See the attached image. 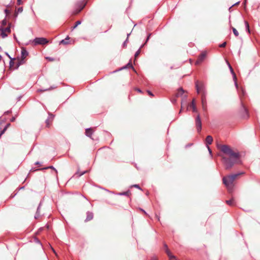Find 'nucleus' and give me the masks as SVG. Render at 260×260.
<instances>
[{"mask_svg": "<svg viewBox=\"0 0 260 260\" xmlns=\"http://www.w3.org/2000/svg\"><path fill=\"white\" fill-rule=\"evenodd\" d=\"M11 24H9V26L6 28H3L5 31H6L8 33L11 32Z\"/></svg>", "mask_w": 260, "mask_h": 260, "instance_id": "c85d7f7f", "label": "nucleus"}, {"mask_svg": "<svg viewBox=\"0 0 260 260\" xmlns=\"http://www.w3.org/2000/svg\"><path fill=\"white\" fill-rule=\"evenodd\" d=\"M85 5L86 3L84 1L78 2L76 4V8L73 12V14L74 15L78 14L84 8Z\"/></svg>", "mask_w": 260, "mask_h": 260, "instance_id": "20e7f679", "label": "nucleus"}, {"mask_svg": "<svg viewBox=\"0 0 260 260\" xmlns=\"http://www.w3.org/2000/svg\"><path fill=\"white\" fill-rule=\"evenodd\" d=\"M242 111L241 116L243 118L246 119L249 117V114L247 109L245 107L243 104L241 103Z\"/></svg>", "mask_w": 260, "mask_h": 260, "instance_id": "6e6552de", "label": "nucleus"}, {"mask_svg": "<svg viewBox=\"0 0 260 260\" xmlns=\"http://www.w3.org/2000/svg\"><path fill=\"white\" fill-rule=\"evenodd\" d=\"M232 7H233L232 5L231 7H230V8L229 9V11L231 10V8H232Z\"/></svg>", "mask_w": 260, "mask_h": 260, "instance_id": "052dcab7", "label": "nucleus"}, {"mask_svg": "<svg viewBox=\"0 0 260 260\" xmlns=\"http://www.w3.org/2000/svg\"><path fill=\"white\" fill-rule=\"evenodd\" d=\"M117 194L119 196H125L129 197V195L131 194V191L128 190L126 191L119 192V193H118Z\"/></svg>", "mask_w": 260, "mask_h": 260, "instance_id": "4be33fe9", "label": "nucleus"}, {"mask_svg": "<svg viewBox=\"0 0 260 260\" xmlns=\"http://www.w3.org/2000/svg\"><path fill=\"white\" fill-rule=\"evenodd\" d=\"M93 217V214L91 212L88 211L86 213V218L85 220V221L87 222L88 221L91 220L92 219Z\"/></svg>", "mask_w": 260, "mask_h": 260, "instance_id": "f8f14e48", "label": "nucleus"}, {"mask_svg": "<svg viewBox=\"0 0 260 260\" xmlns=\"http://www.w3.org/2000/svg\"><path fill=\"white\" fill-rule=\"evenodd\" d=\"M243 173H239L237 174H234L228 176L227 177H224L222 179L223 184L228 188L229 191L231 192L232 189L230 188V186L232 185L234 180L240 175L243 174Z\"/></svg>", "mask_w": 260, "mask_h": 260, "instance_id": "f03ea898", "label": "nucleus"}, {"mask_svg": "<svg viewBox=\"0 0 260 260\" xmlns=\"http://www.w3.org/2000/svg\"><path fill=\"white\" fill-rule=\"evenodd\" d=\"M6 54L9 57V58H11V56L7 52H6Z\"/></svg>", "mask_w": 260, "mask_h": 260, "instance_id": "13d9d810", "label": "nucleus"}, {"mask_svg": "<svg viewBox=\"0 0 260 260\" xmlns=\"http://www.w3.org/2000/svg\"><path fill=\"white\" fill-rule=\"evenodd\" d=\"M93 132V129L91 128H87L85 129V134L87 137L91 138Z\"/></svg>", "mask_w": 260, "mask_h": 260, "instance_id": "ddd939ff", "label": "nucleus"}, {"mask_svg": "<svg viewBox=\"0 0 260 260\" xmlns=\"http://www.w3.org/2000/svg\"><path fill=\"white\" fill-rule=\"evenodd\" d=\"M23 11V8L22 7H19L17 9V12H15L14 14V16L15 17H17L18 14L20 13Z\"/></svg>", "mask_w": 260, "mask_h": 260, "instance_id": "a878e982", "label": "nucleus"}, {"mask_svg": "<svg viewBox=\"0 0 260 260\" xmlns=\"http://www.w3.org/2000/svg\"><path fill=\"white\" fill-rule=\"evenodd\" d=\"M47 59H48L50 61H53L54 60V58H51V57H47Z\"/></svg>", "mask_w": 260, "mask_h": 260, "instance_id": "09e8293b", "label": "nucleus"}, {"mask_svg": "<svg viewBox=\"0 0 260 260\" xmlns=\"http://www.w3.org/2000/svg\"><path fill=\"white\" fill-rule=\"evenodd\" d=\"M49 89H39L38 91H45L48 90Z\"/></svg>", "mask_w": 260, "mask_h": 260, "instance_id": "de8ad7c7", "label": "nucleus"}, {"mask_svg": "<svg viewBox=\"0 0 260 260\" xmlns=\"http://www.w3.org/2000/svg\"><path fill=\"white\" fill-rule=\"evenodd\" d=\"M128 41V38H126V39L124 41V42L123 43V47H126V44H127V42Z\"/></svg>", "mask_w": 260, "mask_h": 260, "instance_id": "4c0bfd02", "label": "nucleus"}, {"mask_svg": "<svg viewBox=\"0 0 260 260\" xmlns=\"http://www.w3.org/2000/svg\"><path fill=\"white\" fill-rule=\"evenodd\" d=\"M232 30H233V32L234 34V35L236 36V37H238V35H239V32L238 31H237V30L234 28V27H233L232 28Z\"/></svg>", "mask_w": 260, "mask_h": 260, "instance_id": "7c9ffc66", "label": "nucleus"}, {"mask_svg": "<svg viewBox=\"0 0 260 260\" xmlns=\"http://www.w3.org/2000/svg\"><path fill=\"white\" fill-rule=\"evenodd\" d=\"M141 52V50H140V49H139L135 53V57H137L140 53Z\"/></svg>", "mask_w": 260, "mask_h": 260, "instance_id": "473e14b6", "label": "nucleus"}, {"mask_svg": "<svg viewBox=\"0 0 260 260\" xmlns=\"http://www.w3.org/2000/svg\"><path fill=\"white\" fill-rule=\"evenodd\" d=\"M1 36L3 38H5L8 36V35L7 34V32L4 30V29L2 28L1 29Z\"/></svg>", "mask_w": 260, "mask_h": 260, "instance_id": "5701e85b", "label": "nucleus"}, {"mask_svg": "<svg viewBox=\"0 0 260 260\" xmlns=\"http://www.w3.org/2000/svg\"><path fill=\"white\" fill-rule=\"evenodd\" d=\"M212 142H213V138H212V136H211L210 135L207 136V137L206 138V143L207 145V146H208V145L211 144Z\"/></svg>", "mask_w": 260, "mask_h": 260, "instance_id": "f3484780", "label": "nucleus"}, {"mask_svg": "<svg viewBox=\"0 0 260 260\" xmlns=\"http://www.w3.org/2000/svg\"><path fill=\"white\" fill-rule=\"evenodd\" d=\"M196 88L198 93L201 94L207 93L206 87L204 83L200 82L199 81H196L195 82Z\"/></svg>", "mask_w": 260, "mask_h": 260, "instance_id": "7ed1b4c3", "label": "nucleus"}, {"mask_svg": "<svg viewBox=\"0 0 260 260\" xmlns=\"http://www.w3.org/2000/svg\"><path fill=\"white\" fill-rule=\"evenodd\" d=\"M136 90L138 91L139 92H140V93L142 92V91L139 88L136 89Z\"/></svg>", "mask_w": 260, "mask_h": 260, "instance_id": "3c124183", "label": "nucleus"}, {"mask_svg": "<svg viewBox=\"0 0 260 260\" xmlns=\"http://www.w3.org/2000/svg\"><path fill=\"white\" fill-rule=\"evenodd\" d=\"M150 260H157L155 257H152Z\"/></svg>", "mask_w": 260, "mask_h": 260, "instance_id": "5fc2aeb1", "label": "nucleus"}, {"mask_svg": "<svg viewBox=\"0 0 260 260\" xmlns=\"http://www.w3.org/2000/svg\"><path fill=\"white\" fill-rule=\"evenodd\" d=\"M206 94H207V93L201 94L202 105V108L204 110H206V107H207V102H206Z\"/></svg>", "mask_w": 260, "mask_h": 260, "instance_id": "9d476101", "label": "nucleus"}, {"mask_svg": "<svg viewBox=\"0 0 260 260\" xmlns=\"http://www.w3.org/2000/svg\"><path fill=\"white\" fill-rule=\"evenodd\" d=\"M190 106L192 107V111L193 112H197V109L196 106L195 100L194 99H193L192 101Z\"/></svg>", "mask_w": 260, "mask_h": 260, "instance_id": "412c9836", "label": "nucleus"}, {"mask_svg": "<svg viewBox=\"0 0 260 260\" xmlns=\"http://www.w3.org/2000/svg\"><path fill=\"white\" fill-rule=\"evenodd\" d=\"M48 114H49V117L48 119L50 118H53V115L50 113H48Z\"/></svg>", "mask_w": 260, "mask_h": 260, "instance_id": "37998d69", "label": "nucleus"}, {"mask_svg": "<svg viewBox=\"0 0 260 260\" xmlns=\"http://www.w3.org/2000/svg\"><path fill=\"white\" fill-rule=\"evenodd\" d=\"M242 91L243 94H244V91L243 89H242Z\"/></svg>", "mask_w": 260, "mask_h": 260, "instance_id": "0e129e2a", "label": "nucleus"}, {"mask_svg": "<svg viewBox=\"0 0 260 260\" xmlns=\"http://www.w3.org/2000/svg\"><path fill=\"white\" fill-rule=\"evenodd\" d=\"M226 203L228 205L231 206H235L236 204L235 201L233 198L229 200H226Z\"/></svg>", "mask_w": 260, "mask_h": 260, "instance_id": "a211bd4d", "label": "nucleus"}, {"mask_svg": "<svg viewBox=\"0 0 260 260\" xmlns=\"http://www.w3.org/2000/svg\"><path fill=\"white\" fill-rule=\"evenodd\" d=\"M147 92H148V94L149 95H150L151 96H154L153 93L151 91H150V90H147Z\"/></svg>", "mask_w": 260, "mask_h": 260, "instance_id": "58836bf2", "label": "nucleus"}, {"mask_svg": "<svg viewBox=\"0 0 260 260\" xmlns=\"http://www.w3.org/2000/svg\"><path fill=\"white\" fill-rule=\"evenodd\" d=\"M206 55V52H202L199 56L196 61V64H200L205 58Z\"/></svg>", "mask_w": 260, "mask_h": 260, "instance_id": "1a4fd4ad", "label": "nucleus"}, {"mask_svg": "<svg viewBox=\"0 0 260 260\" xmlns=\"http://www.w3.org/2000/svg\"><path fill=\"white\" fill-rule=\"evenodd\" d=\"M244 23H245V28H246V31L249 34H250V30L249 25L248 22L247 21H244Z\"/></svg>", "mask_w": 260, "mask_h": 260, "instance_id": "b1692460", "label": "nucleus"}, {"mask_svg": "<svg viewBox=\"0 0 260 260\" xmlns=\"http://www.w3.org/2000/svg\"><path fill=\"white\" fill-rule=\"evenodd\" d=\"M2 47L0 46V51H2Z\"/></svg>", "mask_w": 260, "mask_h": 260, "instance_id": "338daca9", "label": "nucleus"}, {"mask_svg": "<svg viewBox=\"0 0 260 260\" xmlns=\"http://www.w3.org/2000/svg\"><path fill=\"white\" fill-rule=\"evenodd\" d=\"M184 92V91L182 88H180L176 93V96H181L183 94Z\"/></svg>", "mask_w": 260, "mask_h": 260, "instance_id": "393cba45", "label": "nucleus"}, {"mask_svg": "<svg viewBox=\"0 0 260 260\" xmlns=\"http://www.w3.org/2000/svg\"><path fill=\"white\" fill-rule=\"evenodd\" d=\"M129 35H130V34H127V38H128V37L129 36Z\"/></svg>", "mask_w": 260, "mask_h": 260, "instance_id": "e2e57ef3", "label": "nucleus"}, {"mask_svg": "<svg viewBox=\"0 0 260 260\" xmlns=\"http://www.w3.org/2000/svg\"><path fill=\"white\" fill-rule=\"evenodd\" d=\"M10 125V123H8L6 126L5 127H4V129H5V131L7 130V129L8 128V127Z\"/></svg>", "mask_w": 260, "mask_h": 260, "instance_id": "79ce46f5", "label": "nucleus"}, {"mask_svg": "<svg viewBox=\"0 0 260 260\" xmlns=\"http://www.w3.org/2000/svg\"><path fill=\"white\" fill-rule=\"evenodd\" d=\"M226 45V43L225 42H224L223 43L220 44L219 46L221 48H223V47H225Z\"/></svg>", "mask_w": 260, "mask_h": 260, "instance_id": "72a5a7b5", "label": "nucleus"}, {"mask_svg": "<svg viewBox=\"0 0 260 260\" xmlns=\"http://www.w3.org/2000/svg\"><path fill=\"white\" fill-rule=\"evenodd\" d=\"M132 186H133L135 188H138L139 189H140V190L142 189L140 187V186L138 184H134Z\"/></svg>", "mask_w": 260, "mask_h": 260, "instance_id": "e433bc0d", "label": "nucleus"}, {"mask_svg": "<svg viewBox=\"0 0 260 260\" xmlns=\"http://www.w3.org/2000/svg\"><path fill=\"white\" fill-rule=\"evenodd\" d=\"M226 62H227V64L228 65L229 68V69L230 70V72H231V74L232 75L233 78L236 79V75L235 73L234 72L233 69L232 68V67L231 66L230 63L228 61H226Z\"/></svg>", "mask_w": 260, "mask_h": 260, "instance_id": "4468645a", "label": "nucleus"}, {"mask_svg": "<svg viewBox=\"0 0 260 260\" xmlns=\"http://www.w3.org/2000/svg\"><path fill=\"white\" fill-rule=\"evenodd\" d=\"M87 172H88L87 171H84L83 172H80L78 170L76 172V173H75V174L74 175V176H77V177L79 178V177H81V176H82L83 175L86 173Z\"/></svg>", "mask_w": 260, "mask_h": 260, "instance_id": "aec40b11", "label": "nucleus"}, {"mask_svg": "<svg viewBox=\"0 0 260 260\" xmlns=\"http://www.w3.org/2000/svg\"><path fill=\"white\" fill-rule=\"evenodd\" d=\"M33 42L35 45H45L48 42V41L44 38H36L34 40Z\"/></svg>", "mask_w": 260, "mask_h": 260, "instance_id": "39448f33", "label": "nucleus"}, {"mask_svg": "<svg viewBox=\"0 0 260 260\" xmlns=\"http://www.w3.org/2000/svg\"><path fill=\"white\" fill-rule=\"evenodd\" d=\"M81 23V21L78 20L76 22L75 25L72 28V30L75 29Z\"/></svg>", "mask_w": 260, "mask_h": 260, "instance_id": "c756f323", "label": "nucleus"}, {"mask_svg": "<svg viewBox=\"0 0 260 260\" xmlns=\"http://www.w3.org/2000/svg\"><path fill=\"white\" fill-rule=\"evenodd\" d=\"M151 35V34H149L148 35V36H147V38H146V41H145V43H144V44H142V45L140 46V47L139 48V49H140V50H141V48H142L144 46V45H146V44L147 43V42H148V40H149V38H150V37Z\"/></svg>", "mask_w": 260, "mask_h": 260, "instance_id": "bb28decb", "label": "nucleus"}, {"mask_svg": "<svg viewBox=\"0 0 260 260\" xmlns=\"http://www.w3.org/2000/svg\"><path fill=\"white\" fill-rule=\"evenodd\" d=\"M164 248H165V250L166 249H169L168 248V245H167V244L164 243Z\"/></svg>", "mask_w": 260, "mask_h": 260, "instance_id": "c03bdc74", "label": "nucleus"}, {"mask_svg": "<svg viewBox=\"0 0 260 260\" xmlns=\"http://www.w3.org/2000/svg\"><path fill=\"white\" fill-rule=\"evenodd\" d=\"M207 148H208V151H209L210 154H211L212 153V151H211L210 148L208 146H207Z\"/></svg>", "mask_w": 260, "mask_h": 260, "instance_id": "8fccbe9b", "label": "nucleus"}, {"mask_svg": "<svg viewBox=\"0 0 260 260\" xmlns=\"http://www.w3.org/2000/svg\"><path fill=\"white\" fill-rule=\"evenodd\" d=\"M239 3H240V1H239V2H237V3H236L235 4L232 5V6H236L237 5H238Z\"/></svg>", "mask_w": 260, "mask_h": 260, "instance_id": "603ef678", "label": "nucleus"}, {"mask_svg": "<svg viewBox=\"0 0 260 260\" xmlns=\"http://www.w3.org/2000/svg\"><path fill=\"white\" fill-rule=\"evenodd\" d=\"M35 165H40V162L39 161H37L35 162Z\"/></svg>", "mask_w": 260, "mask_h": 260, "instance_id": "4d7b16f0", "label": "nucleus"}, {"mask_svg": "<svg viewBox=\"0 0 260 260\" xmlns=\"http://www.w3.org/2000/svg\"><path fill=\"white\" fill-rule=\"evenodd\" d=\"M17 3L18 5L21 4V0H17Z\"/></svg>", "mask_w": 260, "mask_h": 260, "instance_id": "a18cd8bd", "label": "nucleus"}, {"mask_svg": "<svg viewBox=\"0 0 260 260\" xmlns=\"http://www.w3.org/2000/svg\"><path fill=\"white\" fill-rule=\"evenodd\" d=\"M21 58H22V59L21 61H20L18 63H17V68H18L19 66L20 65H21L22 63H23V59L25 58V57L28 55V52L26 50L25 48H22V50H21Z\"/></svg>", "mask_w": 260, "mask_h": 260, "instance_id": "0eeeda50", "label": "nucleus"}, {"mask_svg": "<svg viewBox=\"0 0 260 260\" xmlns=\"http://www.w3.org/2000/svg\"><path fill=\"white\" fill-rule=\"evenodd\" d=\"M10 61L9 62V64H10V67H12L13 66H14V61L13 60L14 59V58H10Z\"/></svg>", "mask_w": 260, "mask_h": 260, "instance_id": "2f4dec72", "label": "nucleus"}, {"mask_svg": "<svg viewBox=\"0 0 260 260\" xmlns=\"http://www.w3.org/2000/svg\"><path fill=\"white\" fill-rule=\"evenodd\" d=\"M4 12L6 14V16H7L10 13V11L8 9H6L4 10Z\"/></svg>", "mask_w": 260, "mask_h": 260, "instance_id": "c9c22d12", "label": "nucleus"}, {"mask_svg": "<svg viewBox=\"0 0 260 260\" xmlns=\"http://www.w3.org/2000/svg\"><path fill=\"white\" fill-rule=\"evenodd\" d=\"M5 131H5V129H3L1 132L0 134H2V135L5 133Z\"/></svg>", "mask_w": 260, "mask_h": 260, "instance_id": "864d4df0", "label": "nucleus"}, {"mask_svg": "<svg viewBox=\"0 0 260 260\" xmlns=\"http://www.w3.org/2000/svg\"><path fill=\"white\" fill-rule=\"evenodd\" d=\"M234 81V83H235V87L238 88V83H237V77H236V79H233Z\"/></svg>", "mask_w": 260, "mask_h": 260, "instance_id": "f704fd0d", "label": "nucleus"}, {"mask_svg": "<svg viewBox=\"0 0 260 260\" xmlns=\"http://www.w3.org/2000/svg\"><path fill=\"white\" fill-rule=\"evenodd\" d=\"M142 211L144 212L145 214L146 213L144 210L142 209Z\"/></svg>", "mask_w": 260, "mask_h": 260, "instance_id": "774afa93", "label": "nucleus"}, {"mask_svg": "<svg viewBox=\"0 0 260 260\" xmlns=\"http://www.w3.org/2000/svg\"><path fill=\"white\" fill-rule=\"evenodd\" d=\"M2 25H6L7 24V21H6V19H4L3 21H2Z\"/></svg>", "mask_w": 260, "mask_h": 260, "instance_id": "ea45409f", "label": "nucleus"}, {"mask_svg": "<svg viewBox=\"0 0 260 260\" xmlns=\"http://www.w3.org/2000/svg\"><path fill=\"white\" fill-rule=\"evenodd\" d=\"M126 68H132L134 71H135V70L134 67L133 66L132 64L130 62H128L126 66L120 68L119 70H121L122 69H126Z\"/></svg>", "mask_w": 260, "mask_h": 260, "instance_id": "6ab92c4d", "label": "nucleus"}, {"mask_svg": "<svg viewBox=\"0 0 260 260\" xmlns=\"http://www.w3.org/2000/svg\"><path fill=\"white\" fill-rule=\"evenodd\" d=\"M36 242L39 243V244H41V242L38 239H36Z\"/></svg>", "mask_w": 260, "mask_h": 260, "instance_id": "6e6d98bb", "label": "nucleus"}, {"mask_svg": "<svg viewBox=\"0 0 260 260\" xmlns=\"http://www.w3.org/2000/svg\"><path fill=\"white\" fill-rule=\"evenodd\" d=\"M13 36H14V38L15 40H16V37L15 34H14V35H13Z\"/></svg>", "mask_w": 260, "mask_h": 260, "instance_id": "bf43d9fd", "label": "nucleus"}, {"mask_svg": "<svg viewBox=\"0 0 260 260\" xmlns=\"http://www.w3.org/2000/svg\"><path fill=\"white\" fill-rule=\"evenodd\" d=\"M166 252L167 254L168 255V256H169L170 260H171L172 259H175V260L177 259L175 256L172 254V253L170 252V251L169 250V249H166Z\"/></svg>", "mask_w": 260, "mask_h": 260, "instance_id": "2eb2a0df", "label": "nucleus"}, {"mask_svg": "<svg viewBox=\"0 0 260 260\" xmlns=\"http://www.w3.org/2000/svg\"><path fill=\"white\" fill-rule=\"evenodd\" d=\"M220 150L225 154L230 156L228 158L226 156H222V162L225 167V169L229 170L233 167L237 160L240 158L239 152L234 151L231 148L226 145H222L220 146Z\"/></svg>", "mask_w": 260, "mask_h": 260, "instance_id": "f257e3e1", "label": "nucleus"}, {"mask_svg": "<svg viewBox=\"0 0 260 260\" xmlns=\"http://www.w3.org/2000/svg\"><path fill=\"white\" fill-rule=\"evenodd\" d=\"M41 205H42V203L41 202L40 203V204H39V206H38V207L37 208V209L36 213L35 215V219H38L41 216L40 208H41Z\"/></svg>", "mask_w": 260, "mask_h": 260, "instance_id": "9b49d317", "label": "nucleus"}, {"mask_svg": "<svg viewBox=\"0 0 260 260\" xmlns=\"http://www.w3.org/2000/svg\"><path fill=\"white\" fill-rule=\"evenodd\" d=\"M2 59V56L0 55V60H1Z\"/></svg>", "mask_w": 260, "mask_h": 260, "instance_id": "69168bd1", "label": "nucleus"}, {"mask_svg": "<svg viewBox=\"0 0 260 260\" xmlns=\"http://www.w3.org/2000/svg\"><path fill=\"white\" fill-rule=\"evenodd\" d=\"M51 169L53 170L55 172L56 174H57V171L52 166H50L47 167H45V168H40V169H36V171L44 170H46V169ZM34 171H35V170H34Z\"/></svg>", "mask_w": 260, "mask_h": 260, "instance_id": "dca6fc26", "label": "nucleus"}, {"mask_svg": "<svg viewBox=\"0 0 260 260\" xmlns=\"http://www.w3.org/2000/svg\"><path fill=\"white\" fill-rule=\"evenodd\" d=\"M48 119L46 120V123H47V124H48Z\"/></svg>", "mask_w": 260, "mask_h": 260, "instance_id": "680f3d73", "label": "nucleus"}, {"mask_svg": "<svg viewBox=\"0 0 260 260\" xmlns=\"http://www.w3.org/2000/svg\"><path fill=\"white\" fill-rule=\"evenodd\" d=\"M11 112V111L10 110H8V111H7L5 112L4 114H5V115H8V114H9V113H10Z\"/></svg>", "mask_w": 260, "mask_h": 260, "instance_id": "49530a36", "label": "nucleus"}, {"mask_svg": "<svg viewBox=\"0 0 260 260\" xmlns=\"http://www.w3.org/2000/svg\"><path fill=\"white\" fill-rule=\"evenodd\" d=\"M195 123L197 130L198 133H200L202 130V125L201 117L199 114H198L195 119Z\"/></svg>", "mask_w": 260, "mask_h": 260, "instance_id": "423d86ee", "label": "nucleus"}, {"mask_svg": "<svg viewBox=\"0 0 260 260\" xmlns=\"http://www.w3.org/2000/svg\"><path fill=\"white\" fill-rule=\"evenodd\" d=\"M15 119H16L15 117H14V116H13V117H12L11 118V119H10V121H11V122H14V121H15Z\"/></svg>", "mask_w": 260, "mask_h": 260, "instance_id": "a19ab883", "label": "nucleus"}, {"mask_svg": "<svg viewBox=\"0 0 260 260\" xmlns=\"http://www.w3.org/2000/svg\"><path fill=\"white\" fill-rule=\"evenodd\" d=\"M69 39V37H67L65 39L62 40L60 41V43L64 44V45H67V44H69V42L68 41Z\"/></svg>", "mask_w": 260, "mask_h": 260, "instance_id": "cd10ccee", "label": "nucleus"}]
</instances>
